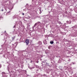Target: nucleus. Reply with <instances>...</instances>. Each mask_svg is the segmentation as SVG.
<instances>
[{
	"instance_id": "12",
	"label": "nucleus",
	"mask_w": 77,
	"mask_h": 77,
	"mask_svg": "<svg viewBox=\"0 0 77 77\" xmlns=\"http://www.w3.org/2000/svg\"><path fill=\"white\" fill-rule=\"evenodd\" d=\"M46 64H47V65L48 64V63H47L46 62Z\"/></svg>"
},
{
	"instance_id": "19",
	"label": "nucleus",
	"mask_w": 77,
	"mask_h": 77,
	"mask_svg": "<svg viewBox=\"0 0 77 77\" xmlns=\"http://www.w3.org/2000/svg\"><path fill=\"white\" fill-rule=\"evenodd\" d=\"M40 11H41V10L40 9Z\"/></svg>"
},
{
	"instance_id": "16",
	"label": "nucleus",
	"mask_w": 77,
	"mask_h": 77,
	"mask_svg": "<svg viewBox=\"0 0 77 77\" xmlns=\"http://www.w3.org/2000/svg\"><path fill=\"white\" fill-rule=\"evenodd\" d=\"M32 61H31V63H32Z\"/></svg>"
},
{
	"instance_id": "3",
	"label": "nucleus",
	"mask_w": 77,
	"mask_h": 77,
	"mask_svg": "<svg viewBox=\"0 0 77 77\" xmlns=\"http://www.w3.org/2000/svg\"><path fill=\"white\" fill-rule=\"evenodd\" d=\"M37 24H38V23H36L34 25V26H32V28H34V27H35L36 26V25H37Z\"/></svg>"
},
{
	"instance_id": "10",
	"label": "nucleus",
	"mask_w": 77,
	"mask_h": 77,
	"mask_svg": "<svg viewBox=\"0 0 77 77\" xmlns=\"http://www.w3.org/2000/svg\"><path fill=\"white\" fill-rule=\"evenodd\" d=\"M49 47H52V46H49Z\"/></svg>"
},
{
	"instance_id": "1",
	"label": "nucleus",
	"mask_w": 77,
	"mask_h": 77,
	"mask_svg": "<svg viewBox=\"0 0 77 77\" xmlns=\"http://www.w3.org/2000/svg\"><path fill=\"white\" fill-rule=\"evenodd\" d=\"M26 45H28L29 43V40L28 39H27L26 40Z\"/></svg>"
},
{
	"instance_id": "11",
	"label": "nucleus",
	"mask_w": 77,
	"mask_h": 77,
	"mask_svg": "<svg viewBox=\"0 0 77 77\" xmlns=\"http://www.w3.org/2000/svg\"><path fill=\"white\" fill-rule=\"evenodd\" d=\"M22 15H24V13H23Z\"/></svg>"
},
{
	"instance_id": "4",
	"label": "nucleus",
	"mask_w": 77,
	"mask_h": 77,
	"mask_svg": "<svg viewBox=\"0 0 77 77\" xmlns=\"http://www.w3.org/2000/svg\"><path fill=\"white\" fill-rule=\"evenodd\" d=\"M50 44H54V42H53V41H51L50 42Z\"/></svg>"
},
{
	"instance_id": "5",
	"label": "nucleus",
	"mask_w": 77,
	"mask_h": 77,
	"mask_svg": "<svg viewBox=\"0 0 77 77\" xmlns=\"http://www.w3.org/2000/svg\"><path fill=\"white\" fill-rule=\"evenodd\" d=\"M38 44H39V45H41V44H42V42H38Z\"/></svg>"
},
{
	"instance_id": "8",
	"label": "nucleus",
	"mask_w": 77,
	"mask_h": 77,
	"mask_svg": "<svg viewBox=\"0 0 77 77\" xmlns=\"http://www.w3.org/2000/svg\"><path fill=\"white\" fill-rule=\"evenodd\" d=\"M48 48H49V49H50V46H49V47H48Z\"/></svg>"
},
{
	"instance_id": "7",
	"label": "nucleus",
	"mask_w": 77,
	"mask_h": 77,
	"mask_svg": "<svg viewBox=\"0 0 77 77\" xmlns=\"http://www.w3.org/2000/svg\"><path fill=\"white\" fill-rule=\"evenodd\" d=\"M68 62H70V61H71V60L70 59H69L68 60Z\"/></svg>"
},
{
	"instance_id": "13",
	"label": "nucleus",
	"mask_w": 77,
	"mask_h": 77,
	"mask_svg": "<svg viewBox=\"0 0 77 77\" xmlns=\"http://www.w3.org/2000/svg\"><path fill=\"white\" fill-rule=\"evenodd\" d=\"M2 67V66L1 65H0V68H1Z\"/></svg>"
},
{
	"instance_id": "18",
	"label": "nucleus",
	"mask_w": 77,
	"mask_h": 77,
	"mask_svg": "<svg viewBox=\"0 0 77 77\" xmlns=\"http://www.w3.org/2000/svg\"><path fill=\"white\" fill-rule=\"evenodd\" d=\"M45 53H46V54H47V53H46V52H45Z\"/></svg>"
},
{
	"instance_id": "17",
	"label": "nucleus",
	"mask_w": 77,
	"mask_h": 77,
	"mask_svg": "<svg viewBox=\"0 0 77 77\" xmlns=\"http://www.w3.org/2000/svg\"><path fill=\"white\" fill-rule=\"evenodd\" d=\"M5 33H6V31H5Z\"/></svg>"
},
{
	"instance_id": "9",
	"label": "nucleus",
	"mask_w": 77,
	"mask_h": 77,
	"mask_svg": "<svg viewBox=\"0 0 77 77\" xmlns=\"http://www.w3.org/2000/svg\"><path fill=\"white\" fill-rule=\"evenodd\" d=\"M66 23H68V21H67Z\"/></svg>"
},
{
	"instance_id": "15",
	"label": "nucleus",
	"mask_w": 77,
	"mask_h": 77,
	"mask_svg": "<svg viewBox=\"0 0 77 77\" xmlns=\"http://www.w3.org/2000/svg\"><path fill=\"white\" fill-rule=\"evenodd\" d=\"M15 26H14V28H15Z\"/></svg>"
},
{
	"instance_id": "2",
	"label": "nucleus",
	"mask_w": 77,
	"mask_h": 77,
	"mask_svg": "<svg viewBox=\"0 0 77 77\" xmlns=\"http://www.w3.org/2000/svg\"><path fill=\"white\" fill-rule=\"evenodd\" d=\"M43 43H44V44L45 45L47 44V41H46V40H45L43 41Z\"/></svg>"
},
{
	"instance_id": "6",
	"label": "nucleus",
	"mask_w": 77,
	"mask_h": 77,
	"mask_svg": "<svg viewBox=\"0 0 77 77\" xmlns=\"http://www.w3.org/2000/svg\"><path fill=\"white\" fill-rule=\"evenodd\" d=\"M36 23H37V24H39V23H41V22H38Z\"/></svg>"
},
{
	"instance_id": "20",
	"label": "nucleus",
	"mask_w": 77,
	"mask_h": 77,
	"mask_svg": "<svg viewBox=\"0 0 77 77\" xmlns=\"http://www.w3.org/2000/svg\"><path fill=\"white\" fill-rule=\"evenodd\" d=\"M14 38H15V37H14Z\"/></svg>"
},
{
	"instance_id": "14",
	"label": "nucleus",
	"mask_w": 77,
	"mask_h": 77,
	"mask_svg": "<svg viewBox=\"0 0 77 77\" xmlns=\"http://www.w3.org/2000/svg\"><path fill=\"white\" fill-rule=\"evenodd\" d=\"M2 11H3V9H2V10H1Z\"/></svg>"
}]
</instances>
